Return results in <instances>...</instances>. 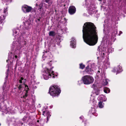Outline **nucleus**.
I'll return each mask as SVG.
<instances>
[{
	"instance_id": "f257e3e1",
	"label": "nucleus",
	"mask_w": 126,
	"mask_h": 126,
	"mask_svg": "<svg viewBox=\"0 0 126 126\" xmlns=\"http://www.w3.org/2000/svg\"><path fill=\"white\" fill-rule=\"evenodd\" d=\"M83 38L85 42L90 46H94L98 40L97 31L94 24L86 22L83 27Z\"/></svg>"
},
{
	"instance_id": "f03ea898",
	"label": "nucleus",
	"mask_w": 126,
	"mask_h": 126,
	"mask_svg": "<svg viewBox=\"0 0 126 126\" xmlns=\"http://www.w3.org/2000/svg\"><path fill=\"white\" fill-rule=\"evenodd\" d=\"M53 68H50V69L47 68L45 69L43 74L44 78L45 79L47 80L50 78H55V75L53 71L51 70Z\"/></svg>"
},
{
	"instance_id": "7ed1b4c3",
	"label": "nucleus",
	"mask_w": 126,
	"mask_h": 126,
	"mask_svg": "<svg viewBox=\"0 0 126 126\" xmlns=\"http://www.w3.org/2000/svg\"><path fill=\"white\" fill-rule=\"evenodd\" d=\"M49 93L51 95L54 96L59 95L61 93V90L58 86L54 85L50 87Z\"/></svg>"
},
{
	"instance_id": "20e7f679",
	"label": "nucleus",
	"mask_w": 126,
	"mask_h": 126,
	"mask_svg": "<svg viewBox=\"0 0 126 126\" xmlns=\"http://www.w3.org/2000/svg\"><path fill=\"white\" fill-rule=\"evenodd\" d=\"M17 41L16 43V48L17 50H19L22 47H23L26 44L25 40H24L23 37L21 36L17 39Z\"/></svg>"
},
{
	"instance_id": "39448f33",
	"label": "nucleus",
	"mask_w": 126,
	"mask_h": 126,
	"mask_svg": "<svg viewBox=\"0 0 126 126\" xmlns=\"http://www.w3.org/2000/svg\"><path fill=\"white\" fill-rule=\"evenodd\" d=\"M84 84H89L92 83L94 80L93 78L89 75H86L82 77V79Z\"/></svg>"
},
{
	"instance_id": "423d86ee",
	"label": "nucleus",
	"mask_w": 126,
	"mask_h": 126,
	"mask_svg": "<svg viewBox=\"0 0 126 126\" xmlns=\"http://www.w3.org/2000/svg\"><path fill=\"white\" fill-rule=\"evenodd\" d=\"M85 1L86 7L88 10L92 11L96 8V6L94 4V0H85Z\"/></svg>"
},
{
	"instance_id": "0eeeda50",
	"label": "nucleus",
	"mask_w": 126,
	"mask_h": 126,
	"mask_svg": "<svg viewBox=\"0 0 126 126\" xmlns=\"http://www.w3.org/2000/svg\"><path fill=\"white\" fill-rule=\"evenodd\" d=\"M32 8L27 5H24L22 7V10L25 13H28L30 12Z\"/></svg>"
},
{
	"instance_id": "6e6552de",
	"label": "nucleus",
	"mask_w": 126,
	"mask_h": 126,
	"mask_svg": "<svg viewBox=\"0 0 126 126\" xmlns=\"http://www.w3.org/2000/svg\"><path fill=\"white\" fill-rule=\"evenodd\" d=\"M10 85L8 83H7L5 82L3 86V90L4 93H6L9 90Z\"/></svg>"
},
{
	"instance_id": "1a4fd4ad",
	"label": "nucleus",
	"mask_w": 126,
	"mask_h": 126,
	"mask_svg": "<svg viewBox=\"0 0 126 126\" xmlns=\"http://www.w3.org/2000/svg\"><path fill=\"white\" fill-rule=\"evenodd\" d=\"M76 11V8L74 6H70L69 8V12L70 15H73L75 13Z\"/></svg>"
},
{
	"instance_id": "9d476101",
	"label": "nucleus",
	"mask_w": 126,
	"mask_h": 126,
	"mask_svg": "<svg viewBox=\"0 0 126 126\" xmlns=\"http://www.w3.org/2000/svg\"><path fill=\"white\" fill-rule=\"evenodd\" d=\"M7 7L4 8V9L3 12L5 15H3L1 17V20H0V24H1L2 22V20H3L5 19L6 16L7 14Z\"/></svg>"
},
{
	"instance_id": "9b49d317",
	"label": "nucleus",
	"mask_w": 126,
	"mask_h": 126,
	"mask_svg": "<svg viewBox=\"0 0 126 126\" xmlns=\"http://www.w3.org/2000/svg\"><path fill=\"white\" fill-rule=\"evenodd\" d=\"M25 87L26 89H28V86L25 84H23L22 85H20L18 87V92L19 93H21L22 91L23 90V87Z\"/></svg>"
},
{
	"instance_id": "f8f14e48",
	"label": "nucleus",
	"mask_w": 126,
	"mask_h": 126,
	"mask_svg": "<svg viewBox=\"0 0 126 126\" xmlns=\"http://www.w3.org/2000/svg\"><path fill=\"white\" fill-rule=\"evenodd\" d=\"M122 68L119 65L117 67H114L113 70H112V71L114 72H116L117 73H118L122 72Z\"/></svg>"
},
{
	"instance_id": "ddd939ff",
	"label": "nucleus",
	"mask_w": 126,
	"mask_h": 126,
	"mask_svg": "<svg viewBox=\"0 0 126 126\" xmlns=\"http://www.w3.org/2000/svg\"><path fill=\"white\" fill-rule=\"evenodd\" d=\"M72 40L71 41L70 45L72 48H74L76 47V40L74 38H72Z\"/></svg>"
},
{
	"instance_id": "4468645a",
	"label": "nucleus",
	"mask_w": 126,
	"mask_h": 126,
	"mask_svg": "<svg viewBox=\"0 0 126 126\" xmlns=\"http://www.w3.org/2000/svg\"><path fill=\"white\" fill-rule=\"evenodd\" d=\"M97 99L98 100L103 101H106L107 100V98L106 96L102 95L99 96Z\"/></svg>"
},
{
	"instance_id": "2eb2a0df",
	"label": "nucleus",
	"mask_w": 126,
	"mask_h": 126,
	"mask_svg": "<svg viewBox=\"0 0 126 126\" xmlns=\"http://www.w3.org/2000/svg\"><path fill=\"white\" fill-rule=\"evenodd\" d=\"M110 63L108 61H105L104 63V66L105 69H106L109 67Z\"/></svg>"
},
{
	"instance_id": "dca6fc26",
	"label": "nucleus",
	"mask_w": 126,
	"mask_h": 126,
	"mask_svg": "<svg viewBox=\"0 0 126 126\" xmlns=\"http://www.w3.org/2000/svg\"><path fill=\"white\" fill-rule=\"evenodd\" d=\"M90 70L91 71H93V70H94L95 69V67L94 65V63H92L90 65Z\"/></svg>"
},
{
	"instance_id": "f3484780",
	"label": "nucleus",
	"mask_w": 126,
	"mask_h": 126,
	"mask_svg": "<svg viewBox=\"0 0 126 126\" xmlns=\"http://www.w3.org/2000/svg\"><path fill=\"white\" fill-rule=\"evenodd\" d=\"M90 64L89 65L87 66L86 67V69L84 71V72H87L88 74H89L90 73L89 72L90 71Z\"/></svg>"
},
{
	"instance_id": "a211bd4d",
	"label": "nucleus",
	"mask_w": 126,
	"mask_h": 126,
	"mask_svg": "<svg viewBox=\"0 0 126 126\" xmlns=\"http://www.w3.org/2000/svg\"><path fill=\"white\" fill-rule=\"evenodd\" d=\"M95 110V109L94 108H92L91 109V112L92 113L93 115L96 116H97V115L98 114L97 113L95 112H94Z\"/></svg>"
},
{
	"instance_id": "6ab92c4d",
	"label": "nucleus",
	"mask_w": 126,
	"mask_h": 126,
	"mask_svg": "<svg viewBox=\"0 0 126 126\" xmlns=\"http://www.w3.org/2000/svg\"><path fill=\"white\" fill-rule=\"evenodd\" d=\"M55 35V32L53 31H50L49 33V36H54Z\"/></svg>"
},
{
	"instance_id": "aec40b11",
	"label": "nucleus",
	"mask_w": 126,
	"mask_h": 126,
	"mask_svg": "<svg viewBox=\"0 0 126 126\" xmlns=\"http://www.w3.org/2000/svg\"><path fill=\"white\" fill-rule=\"evenodd\" d=\"M104 92L106 93H109L110 92V90L109 89L107 88H105L104 90Z\"/></svg>"
},
{
	"instance_id": "412c9836",
	"label": "nucleus",
	"mask_w": 126,
	"mask_h": 126,
	"mask_svg": "<svg viewBox=\"0 0 126 126\" xmlns=\"http://www.w3.org/2000/svg\"><path fill=\"white\" fill-rule=\"evenodd\" d=\"M98 106L99 108H102L103 107L104 104L102 102L100 101L98 104Z\"/></svg>"
},
{
	"instance_id": "4be33fe9",
	"label": "nucleus",
	"mask_w": 126,
	"mask_h": 126,
	"mask_svg": "<svg viewBox=\"0 0 126 126\" xmlns=\"http://www.w3.org/2000/svg\"><path fill=\"white\" fill-rule=\"evenodd\" d=\"M46 113L47 116V121H48V118H49V117L51 116V115L50 114V113L49 112H46Z\"/></svg>"
},
{
	"instance_id": "5701e85b",
	"label": "nucleus",
	"mask_w": 126,
	"mask_h": 126,
	"mask_svg": "<svg viewBox=\"0 0 126 126\" xmlns=\"http://www.w3.org/2000/svg\"><path fill=\"white\" fill-rule=\"evenodd\" d=\"M91 103H93L95 104L96 103V102L94 100V97H91L90 98Z\"/></svg>"
},
{
	"instance_id": "b1692460",
	"label": "nucleus",
	"mask_w": 126,
	"mask_h": 126,
	"mask_svg": "<svg viewBox=\"0 0 126 126\" xmlns=\"http://www.w3.org/2000/svg\"><path fill=\"white\" fill-rule=\"evenodd\" d=\"M26 91H24V93H25V95H24L23 96V97L24 98H25L27 96V93L28 91V90L26 89Z\"/></svg>"
},
{
	"instance_id": "393cba45",
	"label": "nucleus",
	"mask_w": 126,
	"mask_h": 126,
	"mask_svg": "<svg viewBox=\"0 0 126 126\" xmlns=\"http://www.w3.org/2000/svg\"><path fill=\"white\" fill-rule=\"evenodd\" d=\"M85 67L84 65L82 64V63L80 64V68L83 69Z\"/></svg>"
},
{
	"instance_id": "a878e982",
	"label": "nucleus",
	"mask_w": 126,
	"mask_h": 126,
	"mask_svg": "<svg viewBox=\"0 0 126 126\" xmlns=\"http://www.w3.org/2000/svg\"><path fill=\"white\" fill-rule=\"evenodd\" d=\"M45 2L48 3L49 5H51L52 3L51 1H50V0H45Z\"/></svg>"
},
{
	"instance_id": "bb28decb",
	"label": "nucleus",
	"mask_w": 126,
	"mask_h": 126,
	"mask_svg": "<svg viewBox=\"0 0 126 126\" xmlns=\"http://www.w3.org/2000/svg\"><path fill=\"white\" fill-rule=\"evenodd\" d=\"M2 111L3 112H4L6 113H7L8 111V110L7 109H6L4 110V109H3V110H2Z\"/></svg>"
},
{
	"instance_id": "cd10ccee",
	"label": "nucleus",
	"mask_w": 126,
	"mask_h": 126,
	"mask_svg": "<svg viewBox=\"0 0 126 126\" xmlns=\"http://www.w3.org/2000/svg\"><path fill=\"white\" fill-rule=\"evenodd\" d=\"M8 69L7 70V72H6V78L8 76V72L9 71V66L8 65Z\"/></svg>"
},
{
	"instance_id": "c85d7f7f",
	"label": "nucleus",
	"mask_w": 126,
	"mask_h": 126,
	"mask_svg": "<svg viewBox=\"0 0 126 126\" xmlns=\"http://www.w3.org/2000/svg\"><path fill=\"white\" fill-rule=\"evenodd\" d=\"M17 31L15 29H14L13 30V33L14 34H16L17 33Z\"/></svg>"
},
{
	"instance_id": "c756f323",
	"label": "nucleus",
	"mask_w": 126,
	"mask_h": 126,
	"mask_svg": "<svg viewBox=\"0 0 126 126\" xmlns=\"http://www.w3.org/2000/svg\"><path fill=\"white\" fill-rule=\"evenodd\" d=\"M24 79L23 78H21V79L19 80V82L20 83H22V80Z\"/></svg>"
},
{
	"instance_id": "7c9ffc66",
	"label": "nucleus",
	"mask_w": 126,
	"mask_h": 126,
	"mask_svg": "<svg viewBox=\"0 0 126 126\" xmlns=\"http://www.w3.org/2000/svg\"><path fill=\"white\" fill-rule=\"evenodd\" d=\"M99 93V91H98L97 92H96L95 93V94L96 95H98Z\"/></svg>"
},
{
	"instance_id": "2f4dec72",
	"label": "nucleus",
	"mask_w": 126,
	"mask_h": 126,
	"mask_svg": "<svg viewBox=\"0 0 126 126\" xmlns=\"http://www.w3.org/2000/svg\"><path fill=\"white\" fill-rule=\"evenodd\" d=\"M42 111H43V114H43V115H44V116H45V115H44V113L45 112V111L43 110V109L42 110Z\"/></svg>"
},
{
	"instance_id": "473e14b6",
	"label": "nucleus",
	"mask_w": 126,
	"mask_h": 126,
	"mask_svg": "<svg viewBox=\"0 0 126 126\" xmlns=\"http://www.w3.org/2000/svg\"><path fill=\"white\" fill-rule=\"evenodd\" d=\"M83 118L84 117L82 116H81L80 117V118L81 119H83Z\"/></svg>"
},
{
	"instance_id": "72a5a7b5",
	"label": "nucleus",
	"mask_w": 126,
	"mask_h": 126,
	"mask_svg": "<svg viewBox=\"0 0 126 126\" xmlns=\"http://www.w3.org/2000/svg\"><path fill=\"white\" fill-rule=\"evenodd\" d=\"M3 97L2 96L1 97H0V100H3Z\"/></svg>"
},
{
	"instance_id": "f704fd0d",
	"label": "nucleus",
	"mask_w": 126,
	"mask_h": 126,
	"mask_svg": "<svg viewBox=\"0 0 126 126\" xmlns=\"http://www.w3.org/2000/svg\"><path fill=\"white\" fill-rule=\"evenodd\" d=\"M107 84H108V82L107 81H106V83H105L104 84V85H107Z\"/></svg>"
},
{
	"instance_id": "c9c22d12",
	"label": "nucleus",
	"mask_w": 126,
	"mask_h": 126,
	"mask_svg": "<svg viewBox=\"0 0 126 126\" xmlns=\"http://www.w3.org/2000/svg\"><path fill=\"white\" fill-rule=\"evenodd\" d=\"M15 57L16 59L17 58V56L16 55H15Z\"/></svg>"
},
{
	"instance_id": "e433bc0d",
	"label": "nucleus",
	"mask_w": 126,
	"mask_h": 126,
	"mask_svg": "<svg viewBox=\"0 0 126 126\" xmlns=\"http://www.w3.org/2000/svg\"><path fill=\"white\" fill-rule=\"evenodd\" d=\"M122 31H120V33L121 34H122Z\"/></svg>"
},
{
	"instance_id": "4c0bfd02",
	"label": "nucleus",
	"mask_w": 126,
	"mask_h": 126,
	"mask_svg": "<svg viewBox=\"0 0 126 126\" xmlns=\"http://www.w3.org/2000/svg\"><path fill=\"white\" fill-rule=\"evenodd\" d=\"M46 52V53H47V52H46V51H44L43 52V53H44Z\"/></svg>"
},
{
	"instance_id": "58836bf2",
	"label": "nucleus",
	"mask_w": 126,
	"mask_h": 126,
	"mask_svg": "<svg viewBox=\"0 0 126 126\" xmlns=\"http://www.w3.org/2000/svg\"><path fill=\"white\" fill-rule=\"evenodd\" d=\"M15 42H13V45L15 44Z\"/></svg>"
},
{
	"instance_id": "ea45409f",
	"label": "nucleus",
	"mask_w": 126,
	"mask_h": 126,
	"mask_svg": "<svg viewBox=\"0 0 126 126\" xmlns=\"http://www.w3.org/2000/svg\"><path fill=\"white\" fill-rule=\"evenodd\" d=\"M99 1H102V0H98Z\"/></svg>"
},
{
	"instance_id": "a19ab883",
	"label": "nucleus",
	"mask_w": 126,
	"mask_h": 126,
	"mask_svg": "<svg viewBox=\"0 0 126 126\" xmlns=\"http://www.w3.org/2000/svg\"><path fill=\"white\" fill-rule=\"evenodd\" d=\"M38 20L39 21H40V19H38Z\"/></svg>"
},
{
	"instance_id": "79ce46f5",
	"label": "nucleus",
	"mask_w": 126,
	"mask_h": 126,
	"mask_svg": "<svg viewBox=\"0 0 126 126\" xmlns=\"http://www.w3.org/2000/svg\"><path fill=\"white\" fill-rule=\"evenodd\" d=\"M37 122H39V120H38L37 121Z\"/></svg>"
},
{
	"instance_id": "37998d69",
	"label": "nucleus",
	"mask_w": 126,
	"mask_h": 126,
	"mask_svg": "<svg viewBox=\"0 0 126 126\" xmlns=\"http://www.w3.org/2000/svg\"><path fill=\"white\" fill-rule=\"evenodd\" d=\"M14 46H15V45H14L13 46V47H14Z\"/></svg>"
},
{
	"instance_id": "c03bdc74",
	"label": "nucleus",
	"mask_w": 126,
	"mask_h": 126,
	"mask_svg": "<svg viewBox=\"0 0 126 126\" xmlns=\"http://www.w3.org/2000/svg\"><path fill=\"white\" fill-rule=\"evenodd\" d=\"M55 76H56V77H57V75H55Z\"/></svg>"
},
{
	"instance_id": "a18cd8bd",
	"label": "nucleus",
	"mask_w": 126,
	"mask_h": 126,
	"mask_svg": "<svg viewBox=\"0 0 126 126\" xmlns=\"http://www.w3.org/2000/svg\"><path fill=\"white\" fill-rule=\"evenodd\" d=\"M8 60H7V62H8Z\"/></svg>"
},
{
	"instance_id": "49530a36",
	"label": "nucleus",
	"mask_w": 126,
	"mask_h": 126,
	"mask_svg": "<svg viewBox=\"0 0 126 126\" xmlns=\"http://www.w3.org/2000/svg\"><path fill=\"white\" fill-rule=\"evenodd\" d=\"M94 85V84H93V85H92V86H93Z\"/></svg>"
},
{
	"instance_id": "de8ad7c7",
	"label": "nucleus",
	"mask_w": 126,
	"mask_h": 126,
	"mask_svg": "<svg viewBox=\"0 0 126 126\" xmlns=\"http://www.w3.org/2000/svg\"><path fill=\"white\" fill-rule=\"evenodd\" d=\"M28 25H30V24H28Z\"/></svg>"
},
{
	"instance_id": "09e8293b",
	"label": "nucleus",
	"mask_w": 126,
	"mask_h": 126,
	"mask_svg": "<svg viewBox=\"0 0 126 126\" xmlns=\"http://www.w3.org/2000/svg\"><path fill=\"white\" fill-rule=\"evenodd\" d=\"M1 125V124L0 123V126Z\"/></svg>"
}]
</instances>
